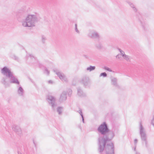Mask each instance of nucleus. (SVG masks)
I'll return each instance as SVG.
<instances>
[{
    "mask_svg": "<svg viewBox=\"0 0 154 154\" xmlns=\"http://www.w3.org/2000/svg\"><path fill=\"white\" fill-rule=\"evenodd\" d=\"M47 40V38L46 36L44 35H42L41 36V41L43 44H44L46 43Z\"/></svg>",
    "mask_w": 154,
    "mask_h": 154,
    "instance_id": "nucleus-19",
    "label": "nucleus"
},
{
    "mask_svg": "<svg viewBox=\"0 0 154 154\" xmlns=\"http://www.w3.org/2000/svg\"><path fill=\"white\" fill-rule=\"evenodd\" d=\"M96 47L98 49L100 50L102 49L103 46L102 44L100 43H98L95 44Z\"/></svg>",
    "mask_w": 154,
    "mask_h": 154,
    "instance_id": "nucleus-20",
    "label": "nucleus"
},
{
    "mask_svg": "<svg viewBox=\"0 0 154 154\" xmlns=\"http://www.w3.org/2000/svg\"><path fill=\"white\" fill-rule=\"evenodd\" d=\"M39 20V17L36 14H28L25 19L22 21V25L25 27L34 26Z\"/></svg>",
    "mask_w": 154,
    "mask_h": 154,
    "instance_id": "nucleus-2",
    "label": "nucleus"
},
{
    "mask_svg": "<svg viewBox=\"0 0 154 154\" xmlns=\"http://www.w3.org/2000/svg\"><path fill=\"white\" fill-rule=\"evenodd\" d=\"M75 30L76 31V32L77 33H79V31L78 30V29H77V24H75Z\"/></svg>",
    "mask_w": 154,
    "mask_h": 154,
    "instance_id": "nucleus-30",
    "label": "nucleus"
},
{
    "mask_svg": "<svg viewBox=\"0 0 154 154\" xmlns=\"http://www.w3.org/2000/svg\"><path fill=\"white\" fill-rule=\"evenodd\" d=\"M46 100L49 105L51 107L52 109L54 110L57 106L55 97L51 95H48L47 96Z\"/></svg>",
    "mask_w": 154,
    "mask_h": 154,
    "instance_id": "nucleus-5",
    "label": "nucleus"
},
{
    "mask_svg": "<svg viewBox=\"0 0 154 154\" xmlns=\"http://www.w3.org/2000/svg\"><path fill=\"white\" fill-rule=\"evenodd\" d=\"M54 71L62 81L67 82V79L63 73H61L58 70H54Z\"/></svg>",
    "mask_w": 154,
    "mask_h": 154,
    "instance_id": "nucleus-7",
    "label": "nucleus"
},
{
    "mask_svg": "<svg viewBox=\"0 0 154 154\" xmlns=\"http://www.w3.org/2000/svg\"><path fill=\"white\" fill-rule=\"evenodd\" d=\"M10 56V57L11 58L14 60L16 61H18L19 60V57L14 54H11Z\"/></svg>",
    "mask_w": 154,
    "mask_h": 154,
    "instance_id": "nucleus-16",
    "label": "nucleus"
},
{
    "mask_svg": "<svg viewBox=\"0 0 154 154\" xmlns=\"http://www.w3.org/2000/svg\"><path fill=\"white\" fill-rule=\"evenodd\" d=\"M2 73L6 76L2 78L1 82L6 87L9 86V79L8 78L13 74L11 70L6 66L3 68L1 70Z\"/></svg>",
    "mask_w": 154,
    "mask_h": 154,
    "instance_id": "nucleus-3",
    "label": "nucleus"
},
{
    "mask_svg": "<svg viewBox=\"0 0 154 154\" xmlns=\"http://www.w3.org/2000/svg\"><path fill=\"white\" fill-rule=\"evenodd\" d=\"M128 3L130 7L133 9V10L135 12H136L137 11V9L135 5L131 2H128Z\"/></svg>",
    "mask_w": 154,
    "mask_h": 154,
    "instance_id": "nucleus-17",
    "label": "nucleus"
},
{
    "mask_svg": "<svg viewBox=\"0 0 154 154\" xmlns=\"http://www.w3.org/2000/svg\"><path fill=\"white\" fill-rule=\"evenodd\" d=\"M122 57L126 61L128 62L131 61V58L130 56L125 54V55H123V56Z\"/></svg>",
    "mask_w": 154,
    "mask_h": 154,
    "instance_id": "nucleus-18",
    "label": "nucleus"
},
{
    "mask_svg": "<svg viewBox=\"0 0 154 154\" xmlns=\"http://www.w3.org/2000/svg\"><path fill=\"white\" fill-rule=\"evenodd\" d=\"M103 69H105V70H106L108 71H109L110 72H112V70L110 69L109 67L105 66L104 67Z\"/></svg>",
    "mask_w": 154,
    "mask_h": 154,
    "instance_id": "nucleus-26",
    "label": "nucleus"
},
{
    "mask_svg": "<svg viewBox=\"0 0 154 154\" xmlns=\"http://www.w3.org/2000/svg\"><path fill=\"white\" fill-rule=\"evenodd\" d=\"M137 140L136 139H135L134 140V150L135 151H136V148L137 146Z\"/></svg>",
    "mask_w": 154,
    "mask_h": 154,
    "instance_id": "nucleus-24",
    "label": "nucleus"
},
{
    "mask_svg": "<svg viewBox=\"0 0 154 154\" xmlns=\"http://www.w3.org/2000/svg\"><path fill=\"white\" fill-rule=\"evenodd\" d=\"M98 132L103 135L98 138V150L102 153L105 148L106 154H114V148L113 143L109 142L115 136L113 131L109 130L105 122H103L97 128Z\"/></svg>",
    "mask_w": 154,
    "mask_h": 154,
    "instance_id": "nucleus-1",
    "label": "nucleus"
},
{
    "mask_svg": "<svg viewBox=\"0 0 154 154\" xmlns=\"http://www.w3.org/2000/svg\"><path fill=\"white\" fill-rule=\"evenodd\" d=\"M78 112L80 114V115L81 116V117H82V122L83 123H85V122H84V117L83 115L82 114V110L81 109H79V110L78 111Z\"/></svg>",
    "mask_w": 154,
    "mask_h": 154,
    "instance_id": "nucleus-23",
    "label": "nucleus"
},
{
    "mask_svg": "<svg viewBox=\"0 0 154 154\" xmlns=\"http://www.w3.org/2000/svg\"><path fill=\"white\" fill-rule=\"evenodd\" d=\"M81 82L83 84L84 86L85 87H88L91 85V82L88 77L86 76L83 77L82 79Z\"/></svg>",
    "mask_w": 154,
    "mask_h": 154,
    "instance_id": "nucleus-6",
    "label": "nucleus"
},
{
    "mask_svg": "<svg viewBox=\"0 0 154 154\" xmlns=\"http://www.w3.org/2000/svg\"><path fill=\"white\" fill-rule=\"evenodd\" d=\"M111 83L112 85L117 88H119V85L117 83V79L116 78L111 77L110 78Z\"/></svg>",
    "mask_w": 154,
    "mask_h": 154,
    "instance_id": "nucleus-13",
    "label": "nucleus"
},
{
    "mask_svg": "<svg viewBox=\"0 0 154 154\" xmlns=\"http://www.w3.org/2000/svg\"><path fill=\"white\" fill-rule=\"evenodd\" d=\"M136 152H135V154H140V153L137 152V151H135Z\"/></svg>",
    "mask_w": 154,
    "mask_h": 154,
    "instance_id": "nucleus-34",
    "label": "nucleus"
},
{
    "mask_svg": "<svg viewBox=\"0 0 154 154\" xmlns=\"http://www.w3.org/2000/svg\"><path fill=\"white\" fill-rule=\"evenodd\" d=\"M142 26L143 27V29H144V30H145L146 29V24L144 23H143V24L142 23Z\"/></svg>",
    "mask_w": 154,
    "mask_h": 154,
    "instance_id": "nucleus-31",
    "label": "nucleus"
},
{
    "mask_svg": "<svg viewBox=\"0 0 154 154\" xmlns=\"http://www.w3.org/2000/svg\"><path fill=\"white\" fill-rule=\"evenodd\" d=\"M8 79H9V83L19 84V82L17 79L14 75L13 74H12L11 76H9Z\"/></svg>",
    "mask_w": 154,
    "mask_h": 154,
    "instance_id": "nucleus-10",
    "label": "nucleus"
},
{
    "mask_svg": "<svg viewBox=\"0 0 154 154\" xmlns=\"http://www.w3.org/2000/svg\"><path fill=\"white\" fill-rule=\"evenodd\" d=\"M95 66H90L89 67H88L86 69V70L91 72L94 70L95 69Z\"/></svg>",
    "mask_w": 154,
    "mask_h": 154,
    "instance_id": "nucleus-22",
    "label": "nucleus"
},
{
    "mask_svg": "<svg viewBox=\"0 0 154 154\" xmlns=\"http://www.w3.org/2000/svg\"><path fill=\"white\" fill-rule=\"evenodd\" d=\"M26 57L28 58V59L30 60V63L33 64H37L38 63V61L33 55L29 54H27Z\"/></svg>",
    "mask_w": 154,
    "mask_h": 154,
    "instance_id": "nucleus-8",
    "label": "nucleus"
},
{
    "mask_svg": "<svg viewBox=\"0 0 154 154\" xmlns=\"http://www.w3.org/2000/svg\"><path fill=\"white\" fill-rule=\"evenodd\" d=\"M139 133L141 140L143 141L145 143L146 147H147V135L144 128L142 125L141 122L139 123Z\"/></svg>",
    "mask_w": 154,
    "mask_h": 154,
    "instance_id": "nucleus-4",
    "label": "nucleus"
},
{
    "mask_svg": "<svg viewBox=\"0 0 154 154\" xmlns=\"http://www.w3.org/2000/svg\"><path fill=\"white\" fill-rule=\"evenodd\" d=\"M119 50L120 51V52L121 53V54L122 55V57H123V55H125V52L122 51L121 49H119Z\"/></svg>",
    "mask_w": 154,
    "mask_h": 154,
    "instance_id": "nucleus-27",
    "label": "nucleus"
},
{
    "mask_svg": "<svg viewBox=\"0 0 154 154\" xmlns=\"http://www.w3.org/2000/svg\"><path fill=\"white\" fill-rule=\"evenodd\" d=\"M17 91L19 96H22L23 95L24 90L21 86L19 87Z\"/></svg>",
    "mask_w": 154,
    "mask_h": 154,
    "instance_id": "nucleus-15",
    "label": "nucleus"
},
{
    "mask_svg": "<svg viewBox=\"0 0 154 154\" xmlns=\"http://www.w3.org/2000/svg\"><path fill=\"white\" fill-rule=\"evenodd\" d=\"M107 76V74L105 72L101 73L100 75L99 76H103V77H106Z\"/></svg>",
    "mask_w": 154,
    "mask_h": 154,
    "instance_id": "nucleus-25",
    "label": "nucleus"
},
{
    "mask_svg": "<svg viewBox=\"0 0 154 154\" xmlns=\"http://www.w3.org/2000/svg\"><path fill=\"white\" fill-rule=\"evenodd\" d=\"M66 98V93L65 91H63L60 96L59 101L60 103H62L65 101Z\"/></svg>",
    "mask_w": 154,
    "mask_h": 154,
    "instance_id": "nucleus-12",
    "label": "nucleus"
},
{
    "mask_svg": "<svg viewBox=\"0 0 154 154\" xmlns=\"http://www.w3.org/2000/svg\"><path fill=\"white\" fill-rule=\"evenodd\" d=\"M18 154H22L20 152H18Z\"/></svg>",
    "mask_w": 154,
    "mask_h": 154,
    "instance_id": "nucleus-35",
    "label": "nucleus"
},
{
    "mask_svg": "<svg viewBox=\"0 0 154 154\" xmlns=\"http://www.w3.org/2000/svg\"><path fill=\"white\" fill-rule=\"evenodd\" d=\"M12 130L19 135H21L22 134V131L20 127L17 125H14L12 126Z\"/></svg>",
    "mask_w": 154,
    "mask_h": 154,
    "instance_id": "nucleus-9",
    "label": "nucleus"
},
{
    "mask_svg": "<svg viewBox=\"0 0 154 154\" xmlns=\"http://www.w3.org/2000/svg\"><path fill=\"white\" fill-rule=\"evenodd\" d=\"M88 35L93 38L99 39L100 38L99 34L97 32L94 31H91L89 33Z\"/></svg>",
    "mask_w": 154,
    "mask_h": 154,
    "instance_id": "nucleus-11",
    "label": "nucleus"
},
{
    "mask_svg": "<svg viewBox=\"0 0 154 154\" xmlns=\"http://www.w3.org/2000/svg\"><path fill=\"white\" fill-rule=\"evenodd\" d=\"M120 54H118L117 55V56H116V57L117 58H120Z\"/></svg>",
    "mask_w": 154,
    "mask_h": 154,
    "instance_id": "nucleus-33",
    "label": "nucleus"
},
{
    "mask_svg": "<svg viewBox=\"0 0 154 154\" xmlns=\"http://www.w3.org/2000/svg\"><path fill=\"white\" fill-rule=\"evenodd\" d=\"M44 73L45 74H47V75H48L49 74V71L48 70L47 68H46L45 69V70L44 71Z\"/></svg>",
    "mask_w": 154,
    "mask_h": 154,
    "instance_id": "nucleus-29",
    "label": "nucleus"
},
{
    "mask_svg": "<svg viewBox=\"0 0 154 154\" xmlns=\"http://www.w3.org/2000/svg\"><path fill=\"white\" fill-rule=\"evenodd\" d=\"M63 110V107H62L59 106L57 108V112L58 114L60 115L62 114Z\"/></svg>",
    "mask_w": 154,
    "mask_h": 154,
    "instance_id": "nucleus-21",
    "label": "nucleus"
},
{
    "mask_svg": "<svg viewBox=\"0 0 154 154\" xmlns=\"http://www.w3.org/2000/svg\"><path fill=\"white\" fill-rule=\"evenodd\" d=\"M77 95L80 97H84L86 96V94L82 91V89L80 87L77 88Z\"/></svg>",
    "mask_w": 154,
    "mask_h": 154,
    "instance_id": "nucleus-14",
    "label": "nucleus"
},
{
    "mask_svg": "<svg viewBox=\"0 0 154 154\" xmlns=\"http://www.w3.org/2000/svg\"><path fill=\"white\" fill-rule=\"evenodd\" d=\"M48 82L49 84H53L54 83V82L52 80H49L48 81Z\"/></svg>",
    "mask_w": 154,
    "mask_h": 154,
    "instance_id": "nucleus-32",
    "label": "nucleus"
},
{
    "mask_svg": "<svg viewBox=\"0 0 154 154\" xmlns=\"http://www.w3.org/2000/svg\"><path fill=\"white\" fill-rule=\"evenodd\" d=\"M67 92L68 93V95L69 96H70L72 94V91L70 89H69L68 90Z\"/></svg>",
    "mask_w": 154,
    "mask_h": 154,
    "instance_id": "nucleus-28",
    "label": "nucleus"
}]
</instances>
